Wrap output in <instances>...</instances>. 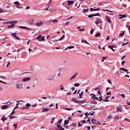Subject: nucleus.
Masks as SVG:
<instances>
[{
    "label": "nucleus",
    "instance_id": "obj_47",
    "mask_svg": "<svg viewBox=\"0 0 130 130\" xmlns=\"http://www.w3.org/2000/svg\"><path fill=\"white\" fill-rule=\"evenodd\" d=\"M77 126V123H73L72 124H71V126Z\"/></svg>",
    "mask_w": 130,
    "mask_h": 130
},
{
    "label": "nucleus",
    "instance_id": "obj_53",
    "mask_svg": "<svg viewBox=\"0 0 130 130\" xmlns=\"http://www.w3.org/2000/svg\"><path fill=\"white\" fill-rule=\"evenodd\" d=\"M108 83H109V84H110V85L112 84V82H111V81H110V79L108 80Z\"/></svg>",
    "mask_w": 130,
    "mask_h": 130
},
{
    "label": "nucleus",
    "instance_id": "obj_18",
    "mask_svg": "<svg viewBox=\"0 0 130 130\" xmlns=\"http://www.w3.org/2000/svg\"><path fill=\"white\" fill-rule=\"evenodd\" d=\"M16 88L17 89H22V88H23V85H22V84H17L16 85Z\"/></svg>",
    "mask_w": 130,
    "mask_h": 130
},
{
    "label": "nucleus",
    "instance_id": "obj_55",
    "mask_svg": "<svg viewBox=\"0 0 130 130\" xmlns=\"http://www.w3.org/2000/svg\"><path fill=\"white\" fill-rule=\"evenodd\" d=\"M81 123L82 124H84V123H86V120H84L82 121Z\"/></svg>",
    "mask_w": 130,
    "mask_h": 130
},
{
    "label": "nucleus",
    "instance_id": "obj_28",
    "mask_svg": "<svg viewBox=\"0 0 130 130\" xmlns=\"http://www.w3.org/2000/svg\"><path fill=\"white\" fill-rule=\"evenodd\" d=\"M69 121H70V120H69V119H68L67 120H65L64 122V125H67V124H69Z\"/></svg>",
    "mask_w": 130,
    "mask_h": 130
},
{
    "label": "nucleus",
    "instance_id": "obj_52",
    "mask_svg": "<svg viewBox=\"0 0 130 130\" xmlns=\"http://www.w3.org/2000/svg\"><path fill=\"white\" fill-rule=\"evenodd\" d=\"M126 44H128V42H127L126 43H123V44L121 45V46H124V45H126Z\"/></svg>",
    "mask_w": 130,
    "mask_h": 130
},
{
    "label": "nucleus",
    "instance_id": "obj_22",
    "mask_svg": "<svg viewBox=\"0 0 130 130\" xmlns=\"http://www.w3.org/2000/svg\"><path fill=\"white\" fill-rule=\"evenodd\" d=\"M119 16L120 17H119V19H123V18H126V16H125V15L119 14Z\"/></svg>",
    "mask_w": 130,
    "mask_h": 130
},
{
    "label": "nucleus",
    "instance_id": "obj_30",
    "mask_svg": "<svg viewBox=\"0 0 130 130\" xmlns=\"http://www.w3.org/2000/svg\"><path fill=\"white\" fill-rule=\"evenodd\" d=\"M77 75H78V73H76L75 75H74V76H73L70 80H73V79H75V78H76V77H77Z\"/></svg>",
    "mask_w": 130,
    "mask_h": 130
},
{
    "label": "nucleus",
    "instance_id": "obj_63",
    "mask_svg": "<svg viewBox=\"0 0 130 130\" xmlns=\"http://www.w3.org/2000/svg\"><path fill=\"white\" fill-rule=\"evenodd\" d=\"M99 99H100V101H102V100H103L102 96H100Z\"/></svg>",
    "mask_w": 130,
    "mask_h": 130
},
{
    "label": "nucleus",
    "instance_id": "obj_36",
    "mask_svg": "<svg viewBox=\"0 0 130 130\" xmlns=\"http://www.w3.org/2000/svg\"><path fill=\"white\" fill-rule=\"evenodd\" d=\"M83 12L84 14H85V13H88V12H89V9H83Z\"/></svg>",
    "mask_w": 130,
    "mask_h": 130
},
{
    "label": "nucleus",
    "instance_id": "obj_26",
    "mask_svg": "<svg viewBox=\"0 0 130 130\" xmlns=\"http://www.w3.org/2000/svg\"><path fill=\"white\" fill-rule=\"evenodd\" d=\"M94 37H101V34L100 32H98L95 36Z\"/></svg>",
    "mask_w": 130,
    "mask_h": 130
},
{
    "label": "nucleus",
    "instance_id": "obj_27",
    "mask_svg": "<svg viewBox=\"0 0 130 130\" xmlns=\"http://www.w3.org/2000/svg\"><path fill=\"white\" fill-rule=\"evenodd\" d=\"M81 43H86V44H89L86 40H82Z\"/></svg>",
    "mask_w": 130,
    "mask_h": 130
},
{
    "label": "nucleus",
    "instance_id": "obj_51",
    "mask_svg": "<svg viewBox=\"0 0 130 130\" xmlns=\"http://www.w3.org/2000/svg\"><path fill=\"white\" fill-rule=\"evenodd\" d=\"M13 114H15V109L13 110L12 113L10 114V115H13Z\"/></svg>",
    "mask_w": 130,
    "mask_h": 130
},
{
    "label": "nucleus",
    "instance_id": "obj_58",
    "mask_svg": "<svg viewBox=\"0 0 130 130\" xmlns=\"http://www.w3.org/2000/svg\"><path fill=\"white\" fill-rule=\"evenodd\" d=\"M124 120H125L126 121H128V122H130L129 119H127V118H125L124 119Z\"/></svg>",
    "mask_w": 130,
    "mask_h": 130
},
{
    "label": "nucleus",
    "instance_id": "obj_38",
    "mask_svg": "<svg viewBox=\"0 0 130 130\" xmlns=\"http://www.w3.org/2000/svg\"><path fill=\"white\" fill-rule=\"evenodd\" d=\"M6 12H8V11L5 10V11H4V10L2 8H0V13H6Z\"/></svg>",
    "mask_w": 130,
    "mask_h": 130
},
{
    "label": "nucleus",
    "instance_id": "obj_19",
    "mask_svg": "<svg viewBox=\"0 0 130 130\" xmlns=\"http://www.w3.org/2000/svg\"><path fill=\"white\" fill-rule=\"evenodd\" d=\"M17 21H8V24H12L13 25V24L15 25V24H17Z\"/></svg>",
    "mask_w": 130,
    "mask_h": 130
},
{
    "label": "nucleus",
    "instance_id": "obj_34",
    "mask_svg": "<svg viewBox=\"0 0 130 130\" xmlns=\"http://www.w3.org/2000/svg\"><path fill=\"white\" fill-rule=\"evenodd\" d=\"M103 12H109V13H113V11L108 10H102Z\"/></svg>",
    "mask_w": 130,
    "mask_h": 130
},
{
    "label": "nucleus",
    "instance_id": "obj_31",
    "mask_svg": "<svg viewBox=\"0 0 130 130\" xmlns=\"http://www.w3.org/2000/svg\"><path fill=\"white\" fill-rule=\"evenodd\" d=\"M110 96H106V99L104 100L105 102H109V100H108V99L110 98Z\"/></svg>",
    "mask_w": 130,
    "mask_h": 130
},
{
    "label": "nucleus",
    "instance_id": "obj_62",
    "mask_svg": "<svg viewBox=\"0 0 130 130\" xmlns=\"http://www.w3.org/2000/svg\"><path fill=\"white\" fill-rule=\"evenodd\" d=\"M126 104L127 105H130V102H128V101H126Z\"/></svg>",
    "mask_w": 130,
    "mask_h": 130
},
{
    "label": "nucleus",
    "instance_id": "obj_61",
    "mask_svg": "<svg viewBox=\"0 0 130 130\" xmlns=\"http://www.w3.org/2000/svg\"><path fill=\"white\" fill-rule=\"evenodd\" d=\"M65 110L70 111V110H72V109H71V108H65Z\"/></svg>",
    "mask_w": 130,
    "mask_h": 130
},
{
    "label": "nucleus",
    "instance_id": "obj_13",
    "mask_svg": "<svg viewBox=\"0 0 130 130\" xmlns=\"http://www.w3.org/2000/svg\"><path fill=\"white\" fill-rule=\"evenodd\" d=\"M120 70L121 71H123V72H126L127 74H128V70H127V69L121 68L120 69Z\"/></svg>",
    "mask_w": 130,
    "mask_h": 130
},
{
    "label": "nucleus",
    "instance_id": "obj_24",
    "mask_svg": "<svg viewBox=\"0 0 130 130\" xmlns=\"http://www.w3.org/2000/svg\"><path fill=\"white\" fill-rule=\"evenodd\" d=\"M50 109L43 108L42 110V112H47Z\"/></svg>",
    "mask_w": 130,
    "mask_h": 130
},
{
    "label": "nucleus",
    "instance_id": "obj_39",
    "mask_svg": "<svg viewBox=\"0 0 130 130\" xmlns=\"http://www.w3.org/2000/svg\"><path fill=\"white\" fill-rule=\"evenodd\" d=\"M83 94H84V91H82L80 93H79L80 98H82V96H83Z\"/></svg>",
    "mask_w": 130,
    "mask_h": 130
},
{
    "label": "nucleus",
    "instance_id": "obj_50",
    "mask_svg": "<svg viewBox=\"0 0 130 130\" xmlns=\"http://www.w3.org/2000/svg\"><path fill=\"white\" fill-rule=\"evenodd\" d=\"M74 41H75V42H78L79 41L78 40V39L77 38H74L73 39Z\"/></svg>",
    "mask_w": 130,
    "mask_h": 130
},
{
    "label": "nucleus",
    "instance_id": "obj_43",
    "mask_svg": "<svg viewBox=\"0 0 130 130\" xmlns=\"http://www.w3.org/2000/svg\"><path fill=\"white\" fill-rule=\"evenodd\" d=\"M115 118H116V119H119L120 118H121V117H119V115H116V116H115Z\"/></svg>",
    "mask_w": 130,
    "mask_h": 130
},
{
    "label": "nucleus",
    "instance_id": "obj_15",
    "mask_svg": "<svg viewBox=\"0 0 130 130\" xmlns=\"http://www.w3.org/2000/svg\"><path fill=\"white\" fill-rule=\"evenodd\" d=\"M34 22V19H30L29 20L28 24V25H33Z\"/></svg>",
    "mask_w": 130,
    "mask_h": 130
},
{
    "label": "nucleus",
    "instance_id": "obj_25",
    "mask_svg": "<svg viewBox=\"0 0 130 130\" xmlns=\"http://www.w3.org/2000/svg\"><path fill=\"white\" fill-rule=\"evenodd\" d=\"M14 27H15V24H11L10 25H7V27L8 28H11V29H13V28H14Z\"/></svg>",
    "mask_w": 130,
    "mask_h": 130
},
{
    "label": "nucleus",
    "instance_id": "obj_23",
    "mask_svg": "<svg viewBox=\"0 0 130 130\" xmlns=\"http://www.w3.org/2000/svg\"><path fill=\"white\" fill-rule=\"evenodd\" d=\"M7 119H8V118L5 117V116H3V118H1V120H2L3 122H5V120H7Z\"/></svg>",
    "mask_w": 130,
    "mask_h": 130
},
{
    "label": "nucleus",
    "instance_id": "obj_48",
    "mask_svg": "<svg viewBox=\"0 0 130 130\" xmlns=\"http://www.w3.org/2000/svg\"><path fill=\"white\" fill-rule=\"evenodd\" d=\"M93 33H94V29H92L90 30V34L92 35V34H93Z\"/></svg>",
    "mask_w": 130,
    "mask_h": 130
},
{
    "label": "nucleus",
    "instance_id": "obj_12",
    "mask_svg": "<svg viewBox=\"0 0 130 130\" xmlns=\"http://www.w3.org/2000/svg\"><path fill=\"white\" fill-rule=\"evenodd\" d=\"M106 21L108 22L110 24H111L112 21L111 19H110V17L109 16H106Z\"/></svg>",
    "mask_w": 130,
    "mask_h": 130
},
{
    "label": "nucleus",
    "instance_id": "obj_35",
    "mask_svg": "<svg viewBox=\"0 0 130 130\" xmlns=\"http://www.w3.org/2000/svg\"><path fill=\"white\" fill-rule=\"evenodd\" d=\"M44 40H45V39L44 38V36H43L42 39L38 40V41L41 42V41H44Z\"/></svg>",
    "mask_w": 130,
    "mask_h": 130
},
{
    "label": "nucleus",
    "instance_id": "obj_11",
    "mask_svg": "<svg viewBox=\"0 0 130 130\" xmlns=\"http://www.w3.org/2000/svg\"><path fill=\"white\" fill-rule=\"evenodd\" d=\"M30 80H31V78L30 77L24 78L23 79L22 82H28V81H30Z\"/></svg>",
    "mask_w": 130,
    "mask_h": 130
},
{
    "label": "nucleus",
    "instance_id": "obj_44",
    "mask_svg": "<svg viewBox=\"0 0 130 130\" xmlns=\"http://www.w3.org/2000/svg\"><path fill=\"white\" fill-rule=\"evenodd\" d=\"M52 22L54 23H57L58 21L57 19H55L52 21Z\"/></svg>",
    "mask_w": 130,
    "mask_h": 130
},
{
    "label": "nucleus",
    "instance_id": "obj_16",
    "mask_svg": "<svg viewBox=\"0 0 130 130\" xmlns=\"http://www.w3.org/2000/svg\"><path fill=\"white\" fill-rule=\"evenodd\" d=\"M9 105H4L3 106H2L1 108L2 109H7V108H8V107H9Z\"/></svg>",
    "mask_w": 130,
    "mask_h": 130
},
{
    "label": "nucleus",
    "instance_id": "obj_3",
    "mask_svg": "<svg viewBox=\"0 0 130 130\" xmlns=\"http://www.w3.org/2000/svg\"><path fill=\"white\" fill-rule=\"evenodd\" d=\"M57 128H55L56 130H64V128H62L61 126L59 124H56Z\"/></svg>",
    "mask_w": 130,
    "mask_h": 130
},
{
    "label": "nucleus",
    "instance_id": "obj_37",
    "mask_svg": "<svg viewBox=\"0 0 130 130\" xmlns=\"http://www.w3.org/2000/svg\"><path fill=\"white\" fill-rule=\"evenodd\" d=\"M10 119H13V118H18V117L16 116H10Z\"/></svg>",
    "mask_w": 130,
    "mask_h": 130
},
{
    "label": "nucleus",
    "instance_id": "obj_7",
    "mask_svg": "<svg viewBox=\"0 0 130 130\" xmlns=\"http://www.w3.org/2000/svg\"><path fill=\"white\" fill-rule=\"evenodd\" d=\"M31 106V105L30 104H26L25 107H23L22 108H21L22 110H25V109H28L29 107Z\"/></svg>",
    "mask_w": 130,
    "mask_h": 130
},
{
    "label": "nucleus",
    "instance_id": "obj_42",
    "mask_svg": "<svg viewBox=\"0 0 130 130\" xmlns=\"http://www.w3.org/2000/svg\"><path fill=\"white\" fill-rule=\"evenodd\" d=\"M20 104H20V103H18V104H16V107L14 108V109H17V108H20V107H18V105H20Z\"/></svg>",
    "mask_w": 130,
    "mask_h": 130
},
{
    "label": "nucleus",
    "instance_id": "obj_45",
    "mask_svg": "<svg viewBox=\"0 0 130 130\" xmlns=\"http://www.w3.org/2000/svg\"><path fill=\"white\" fill-rule=\"evenodd\" d=\"M79 86H80V84L79 83L74 84V86L75 87H79Z\"/></svg>",
    "mask_w": 130,
    "mask_h": 130
},
{
    "label": "nucleus",
    "instance_id": "obj_1",
    "mask_svg": "<svg viewBox=\"0 0 130 130\" xmlns=\"http://www.w3.org/2000/svg\"><path fill=\"white\" fill-rule=\"evenodd\" d=\"M72 101H73L74 103H81V104H83V103H85L86 102V101L85 100H83L82 101H78L77 99L73 98L72 99Z\"/></svg>",
    "mask_w": 130,
    "mask_h": 130
},
{
    "label": "nucleus",
    "instance_id": "obj_32",
    "mask_svg": "<svg viewBox=\"0 0 130 130\" xmlns=\"http://www.w3.org/2000/svg\"><path fill=\"white\" fill-rule=\"evenodd\" d=\"M107 118H108V119H113V117L112 116V115L110 114L109 115V116L107 117Z\"/></svg>",
    "mask_w": 130,
    "mask_h": 130
},
{
    "label": "nucleus",
    "instance_id": "obj_60",
    "mask_svg": "<svg viewBox=\"0 0 130 130\" xmlns=\"http://www.w3.org/2000/svg\"><path fill=\"white\" fill-rule=\"evenodd\" d=\"M84 30H85L84 28H82V29H79V31H80V32H82V31H84Z\"/></svg>",
    "mask_w": 130,
    "mask_h": 130
},
{
    "label": "nucleus",
    "instance_id": "obj_5",
    "mask_svg": "<svg viewBox=\"0 0 130 130\" xmlns=\"http://www.w3.org/2000/svg\"><path fill=\"white\" fill-rule=\"evenodd\" d=\"M122 111V107L121 106H118L116 108L117 112H121Z\"/></svg>",
    "mask_w": 130,
    "mask_h": 130
},
{
    "label": "nucleus",
    "instance_id": "obj_10",
    "mask_svg": "<svg viewBox=\"0 0 130 130\" xmlns=\"http://www.w3.org/2000/svg\"><path fill=\"white\" fill-rule=\"evenodd\" d=\"M14 5H16L17 6V8L18 9H22V7L20 6V3H19V2L16 1L14 2Z\"/></svg>",
    "mask_w": 130,
    "mask_h": 130
},
{
    "label": "nucleus",
    "instance_id": "obj_9",
    "mask_svg": "<svg viewBox=\"0 0 130 130\" xmlns=\"http://www.w3.org/2000/svg\"><path fill=\"white\" fill-rule=\"evenodd\" d=\"M92 95L93 96H92ZM90 96H92L91 98H92V99H93V100H96L98 101H99V99H98V98L96 97V95H95V94L91 93V94H90Z\"/></svg>",
    "mask_w": 130,
    "mask_h": 130
},
{
    "label": "nucleus",
    "instance_id": "obj_17",
    "mask_svg": "<svg viewBox=\"0 0 130 130\" xmlns=\"http://www.w3.org/2000/svg\"><path fill=\"white\" fill-rule=\"evenodd\" d=\"M42 25H43V22H39L36 24V26H37V27H41Z\"/></svg>",
    "mask_w": 130,
    "mask_h": 130
},
{
    "label": "nucleus",
    "instance_id": "obj_54",
    "mask_svg": "<svg viewBox=\"0 0 130 130\" xmlns=\"http://www.w3.org/2000/svg\"><path fill=\"white\" fill-rule=\"evenodd\" d=\"M121 95V97L122 98H125V95H124V94H120Z\"/></svg>",
    "mask_w": 130,
    "mask_h": 130
},
{
    "label": "nucleus",
    "instance_id": "obj_4",
    "mask_svg": "<svg viewBox=\"0 0 130 130\" xmlns=\"http://www.w3.org/2000/svg\"><path fill=\"white\" fill-rule=\"evenodd\" d=\"M98 16H100V14L96 13V14H90L88 16V17L91 18H93V17H96Z\"/></svg>",
    "mask_w": 130,
    "mask_h": 130
},
{
    "label": "nucleus",
    "instance_id": "obj_64",
    "mask_svg": "<svg viewBox=\"0 0 130 130\" xmlns=\"http://www.w3.org/2000/svg\"><path fill=\"white\" fill-rule=\"evenodd\" d=\"M41 37H42V36L40 35L37 38V39H39L40 38H41Z\"/></svg>",
    "mask_w": 130,
    "mask_h": 130
},
{
    "label": "nucleus",
    "instance_id": "obj_8",
    "mask_svg": "<svg viewBox=\"0 0 130 130\" xmlns=\"http://www.w3.org/2000/svg\"><path fill=\"white\" fill-rule=\"evenodd\" d=\"M11 35H12V36H13V37H15V38L17 39V40H19V41H20V40H21V39L19 38V37L17 36L16 33L11 32Z\"/></svg>",
    "mask_w": 130,
    "mask_h": 130
},
{
    "label": "nucleus",
    "instance_id": "obj_57",
    "mask_svg": "<svg viewBox=\"0 0 130 130\" xmlns=\"http://www.w3.org/2000/svg\"><path fill=\"white\" fill-rule=\"evenodd\" d=\"M124 63H125V61H122L121 62V64H122V67H123V64H124Z\"/></svg>",
    "mask_w": 130,
    "mask_h": 130
},
{
    "label": "nucleus",
    "instance_id": "obj_2",
    "mask_svg": "<svg viewBox=\"0 0 130 130\" xmlns=\"http://www.w3.org/2000/svg\"><path fill=\"white\" fill-rule=\"evenodd\" d=\"M102 23H103V22L99 18H97L96 19V21L95 22V24H96L97 26H98V24H101Z\"/></svg>",
    "mask_w": 130,
    "mask_h": 130
},
{
    "label": "nucleus",
    "instance_id": "obj_20",
    "mask_svg": "<svg viewBox=\"0 0 130 130\" xmlns=\"http://www.w3.org/2000/svg\"><path fill=\"white\" fill-rule=\"evenodd\" d=\"M19 28H21V29H26V30H31V28H29L25 26H19Z\"/></svg>",
    "mask_w": 130,
    "mask_h": 130
},
{
    "label": "nucleus",
    "instance_id": "obj_40",
    "mask_svg": "<svg viewBox=\"0 0 130 130\" xmlns=\"http://www.w3.org/2000/svg\"><path fill=\"white\" fill-rule=\"evenodd\" d=\"M63 38H64V35H63V36L58 40V41L62 40Z\"/></svg>",
    "mask_w": 130,
    "mask_h": 130
},
{
    "label": "nucleus",
    "instance_id": "obj_56",
    "mask_svg": "<svg viewBox=\"0 0 130 130\" xmlns=\"http://www.w3.org/2000/svg\"><path fill=\"white\" fill-rule=\"evenodd\" d=\"M109 48H114V46L113 45H111V46H108Z\"/></svg>",
    "mask_w": 130,
    "mask_h": 130
},
{
    "label": "nucleus",
    "instance_id": "obj_41",
    "mask_svg": "<svg viewBox=\"0 0 130 130\" xmlns=\"http://www.w3.org/2000/svg\"><path fill=\"white\" fill-rule=\"evenodd\" d=\"M123 35H124V32H123L120 34L119 36V37H122V36H123Z\"/></svg>",
    "mask_w": 130,
    "mask_h": 130
},
{
    "label": "nucleus",
    "instance_id": "obj_46",
    "mask_svg": "<svg viewBox=\"0 0 130 130\" xmlns=\"http://www.w3.org/2000/svg\"><path fill=\"white\" fill-rule=\"evenodd\" d=\"M17 124H13L12 126H14V128L16 129L17 128Z\"/></svg>",
    "mask_w": 130,
    "mask_h": 130
},
{
    "label": "nucleus",
    "instance_id": "obj_29",
    "mask_svg": "<svg viewBox=\"0 0 130 130\" xmlns=\"http://www.w3.org/2000/svg\"><path fill=\"white\" fill-rule=\"evenodd\" d=\"M68 48H69V49H72V48H75V46H69V47L66 48L65 49V50H67L68 49Z\"/></svg>",
    "mask_w": 130,
    "mask_h": 130
},
{
    "label": "nucleus",
    "instance_id": "obj_6",
    "mask_svg": "<svg viewBox=\"0 0 130 130\" xmlns=\"http://www.w3.org/2000/svg\"><path fill=\"white\" fill-rule=\"evenodd\" d=\"M94 113H95V112L91 111L90 113L86 112V113H84V114H85L86 117H88V115H90H90L92 116V115H93Z\"/></svg>",
    "mask_w": 130,
    "mask_h": 130
},
{
    "label": "nucleus",
    "instance_id": "obj_49",
    "mask_svg": "<svg viewBox=\"0 0 130 130\" xmlns=\"http://www.w3.org/2000/svg\"><path fill=\"white\" fill-rule=\"evenodd\" d=\"M90 12H93V11H96V9L94 8H90Z\"/></svg>",
    "mask_w": 130,
    "mask_h": 130
},
{
    "label": "nucleus",
    "instance_id": "obj_59",
    "mask_svg": "<svg viewBox=\"0 0 130 130\" xmlns=\"http://www.w3.org/2000/svg\"><path fill=\"white\" fill-rule=\"evenodd\" d=\"M78 126H83V124H81V123L79 122V123H78Z\"/></svg>",
    "mask_w": 130,
    "mask_h": 130
},
{
    "label": "nucleus",
    "instance_id": "obj_33",
    "mask_svg": "<svg viewBox=\"0 0 130 130\" xmlns=\"http://www.w3.org/2000/svg\"><path fill=\"white\" fill-rule=\"evenodd\" d=\"M62 121V119L58 120V121L56 123V124H61V122Z\"/></svg>",
    "mask_w": 130,
    "mask_h": 130
},
{
    "label": "nucleus",
    "instance_id": "obj_21",
    "mask_svg": "<svg viewBox=\"0 0 130 130\" xmlns=\"http://www.w3.org/2000/svg\"><path fill=\"white\" fill-rule=\"evenodd\" d=\"M54 79V76H50L48 78H47V80H48L49 81H52Z\"/></svg>",
    "mask_w": 130,
    "mask_h": 130
},
{
    "label": "nucleus",
    "instance_id": "obj_14",
    "mask_svg": "<svg viewBox=\"0 0 130 130\" xmlns=\"http://www.w3.org/2000/svg\"><path fill=\"white\" fill-rule=\"evenodd\" d=\"M68 6H71V5H73L74 4L73 1H68L67 2Z\"/></svg>",
    "mask_w": 130,
    "mask_h": 130
}]
</instances>
